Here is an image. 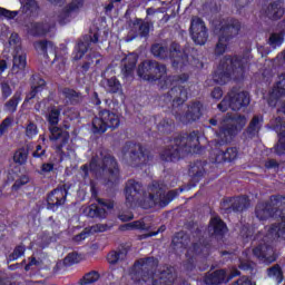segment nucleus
I'll use <instances>...</instances> for the list:
<instances>
[{"mask_svg":"<svg viewBox=\"0 0 285 285\" xmlns=\"http://www.w3.org/2000/svg\"><path fill=\"white\" fill-rule=\"evenodd\" d=\"M263 118L262 117H254L250 125H249V132L250 135H255V132H259V128L262 126Z\"/></svg>","mask_w":285,"mask_h":285,"instance_id":"36","label":"nucleus"},{"mask_svg":"<svg viewBox=\"0 0 285 285\" xmlns=\"http://www.w3.org/2000/svg\"><path fill=\"white\" fill-rule=\"evenodd\" d=\"M139 30H140L141 37H146V35H148V32H150V27L148 26V23H142L140 26Z\"/></svg>","mask_w":285,"mask_h":285,"instance_id":"51","label":"nucleus"},{"mask_svg":"<svg viewBox=\"0 0 285 285\" xmlns=\"http://www.w3.org/2000/svg\"><path fill=\"white\" fill-rule=\"evenodd\" d=\"M128 153H130L131 159H141L144 157V151L141 150V147L139 145H132L128 144L127 145Z\"/></svg>","mask_w":285,"mask_h":285,"instance_id":"31","label":"nucleus"},{"mask_svg":"<svg viewBox=\"0 0 285 285\" xmlns=\"http://www.w3.org/2000/svg\"><path fill=\"white\" fill-rule=\"evenodd\" d=\"M102 170H109L111 177H117L119 175V169L117 168V161L111 156H107L102 160Z\"/></svg>","mask_w":285,"mask_h":285,"instance_id":"19","label":"nucleus"},{"mask_svg":"<svg viewBox=\"0 0 285 285\" xmlns=\"http://www.w3.org/2000/svg\"><path fill=\"white\" fill-rule=\"evenodd\" d=\"M89 170H91V171L97 170V160L96 159L91 160V163L89 165Z\"/></svg>","mask_w":285,"mask_h":285,"instance_id":"60","label":"nucleus"},{"mask_svg":"<svg viewBox=\"0 0 285 285\" xmlns=\"http://www.w3.org/2000/svg\"><path fill=\"white\" fill-rule=\"evenodd\" d=\"M271 206L266 204H259L256 207V217L261 220L268 219L271 217Z\"/></svg>","mask_w":285,"mask_h":285,"instance_id":"24","label":"nucleus"},{"mask_svg":"<svg viewBox=\"0 0 285 285\" xmlns=\"http://www.w3.org/2000/svg\"><path fill=\"white\" fill-rule=\"evenodd\" d=\"M159 284L168 285L173 284V275L170 273H161V276L159 278Z\"/></svg>","mask_w":285,"mask_h":285,"instance_id":"45","label":"nucleus"},{"mask_svg":"<svg viewBox=\"0 0 285 285\" xmlns=\"http://www.w3.org/2000/svg\"><path fill=\"white\" fill-rule=\"evenodd\" d=\"M35 265H37V261L33 258L28 265H26L24 271H30V267Z\"/></svg>","mask_w":285,"mask_h":285,"instance_id":"61","label":"nucleus"},{"mask_svg":"<svg viewBox=\"0 0 285 285\" xmlns=\"http://www.w3.org/2000/svg\"><path fill=\"white\" fill-rule=\"evenodd\" d=\"M239 271L234 269V273L228 274L225 269L216 271L213 275L214 284H222L224 282H230L233 277H237Z\"/></svg>","mask_w":285,"mask_h":285,"instance_id":"14","label":"nucleus"},{"mask_svg":"<svg viewBox=\"0 0 285 285\" xmlns=\"http://www.w3.org/2000/svg\"><path fill=\"white\" fill-rule=\"evenodd\" d=\"M35 48L38 52H52L55 47L52 46V42L39 41L35 43Z\"/></svg>","mask_w":285,"mask_h":285,"instance_id":"32","label":"nucleus"},{"mask_svg":"<svg viewBox=\"0 0 285 285\" xmlns=\"http://www.w3.org/2000/svg\"><path fill=\"white\" fill-rule=\"evenodd\" d=\"M250 104V97L246 91H230L228 96L218 105V110L226 112L228 108L232 110H239L244 106Z\"/></svg>","mask_w":285,"mask_h":285,"instance_id":"6","label":"nucleus"},{"mask_svg":"<svg viewBox=\"0 0 285 285\" xmlns=\"http://www.w3.org/2000/svg\"><path fill=\"white\" fill-rule=\"evenodd\" d=\"M83 6V0H75L68 9L60 16L59 23L63 26L67 21H69L68 17H70V12H75L76 10H79Z\"/></svg>","mask_w":285,"mask_h":285,"instance_id":"18","label":"nucleus"},{"mask_svg":"<svg viewBox=\"0 0 285 285\" xmlns=\"http://www.w3.org/2000/svg\"><path fill=\"white\" fill-rule=\"evenodd\" d=\"M107 261L110 264H117V262H119V254L117 252L109 253L107 256Z\"/></svg>","mask_w":285,"mask_h":285,"instance_id":"50","label":"nucleus"},{"mask_svg":"<svg viewBox=\"0 0 285 285\" xmlns=\"http://www.w3.org/2000/svg\"><path fill=\"white\" fill-rule=\"evenodd\" d=\"M48 33V29L46 28V24L41 23H31V28L29 29V35H32V37H43V35Z\"/></svg>","mask_w":285,"mask_h":285,"instance_id":"25","label":"nucleus"},{"mask_svg":"<svg viewBox=\"0 0 285 285\" xmlns=\"http://www.w3.org/2000/svg\"><path fill=\"white\" fill-rule=\"evenodd\" d=\"M26 135L29 139H33V137H37L39 135V129L37 128V125L29 124L26 128Z\"/></svg>","mask_w":285,"mask_h":285,"instance_id":"40","label":"nucleus"},{"mask_svg":"<svg viewBox=\"0 0 285 285\" xmlns=\"http://www.w3.org/2000/svg\"><path fill=\"white\" fill-rule=\"evenodd\" d=\"M94 43H97L99 41V36L97 33L94 35V38L91 39Z\"/></svg>","mask_w":285,"mask_h":285,"instance_id":"64","label":"nucleus"},{"mask_svg":"<svg viewBox=\"0 0 285 285\" xmlns=\"http://www.w3.org/2000/svg\"><path fill=\"white\" fill-rule=\"evenodd\" d=\"M13 161L16 164H26L28 161V149L21 148L18 149L13 155Z\"/></svg>","mask_w":285,"mask_h":285,"instance_id":"28","label":"nucleus"},{"mask_svg":"<svg viewBox=\"0 0 285 285\" xmlns=\"http://www.w3.org/2000/svg\"><path fill=\"white\" fill-rule=\"evenodd\" d=\"M21 6H23L26 12H37L39 6L35 0H20Z\"/></svg>","mask_w":285,"mask_h":285,"instance_id":"33","label":"nucleus"},{"mask_svg":"<svg viewBox=\"0 0 285 285\" xmlns=\"http://www.w3.org/2000/svg\"><path fill=\"white\" fill-rule=\"evenodd\" d=\"M9 43L11 46H17V43H19V35L12 33L9 38Z\"/></svg>","mask_w":285,"mask_h":285,"instance_id":"55","label":"nucleus"},{"mask_svg":"<svg viewBox=\"0 0 285 285\" xmlns=\"http://www.w3.org/2000/svg\"><path fill=\"white\" fill-rule=\"evenodd\" d=\"M246 126V119L244 117L233 118L228 116L220 122L219 131L217 132L220 144H228L242 128Z\"/></svg>","mask_w":285,"mask_h":285,"instance_id":"5","label":"nucleus"},{"mask_svg":"<svg viewBox=\"0 0 285 285\" xmlns=\"http://www.w3.org/2000/svg\"><path fill=\"white\" fill-rule=\"evenodd\" d=\"M43 86H46V80L39 79L38 86L33 85L31 87V91L27 95V101H30V99H35V97L37 96V92H41V90H43Z\"/></svg>","mask_w":285,"mask_h":285,"instance_id":"29","label":"nucleus"},{"mask_svg":"<svg viewBox=\"0 0 285 285\" xmlns=\"http://www.w3.org/2000/svg\"><path fill=\"white\" fill-rule=\"evenodd\" d=\"M151 52L154 57H159L160 59H164V57H166V48H164L161 45H154L151 47Z\"/></svg>","mask_w":285,"mask_h":285,"instance_id":"38","label":"nucleus"},{"mask_svg":"<svg viewBox=\"0 0 285 285\" xmlns=\"http://www.w3.org/2000/svg\"><path fill=\"white\" fill-rule=\"evenodd\" d=\"M175 146L173 149H167L161 158L165 161H175L179 159L184 153H197V147L199 146V132L194 131L189 136H183L175 140Z\"/></svg>","mask_w":285,"mask_h":285,"instance_id":"4","label":"nucleus"},{"mask_svg":"<svg viewBox=\"0 0 285 285\" xmlns=\"http://www.w3.org/2000/svg\"><path fill=\"white\" fill-rule=\"evenodd\" d=\"M99 279V273L91 272L83 276L81 279V284H95Z\"/></svg>","mask_w":285,"mask_h":285,"instance_id":"37","label":"nucleus"},{"mask_svg":"<svg viewBox=\"0 0 285 285\" xmlns=\"http://www.w3.org/2000/svg\"><path fill=\"white\" fill-rule=\"evenodd\" d=\"M120 219L122 222H130V219H132V215H129L128 217L124 216V215H120Z\"/></svg>","mask_w":285,"mask_h":285,"instance_id":"62","label":"nucleus"},{"mask_svg":"<svg viewBox=\"0 0 285 285\" xmlns=\"http://www.w3.org/2000/svg\"><path fill=\"white\" fill-rule=\"evenodd\" d=\"M2 95L4 97H10V95H12V90H10L8 85H2Z\"/></svg>","mask_w":285,"mask_h":285,"instance_id":"57","label":"nucleus"},{"mask_svg":"<svg viewBox=\"0 0 285 285\" xmlns=\"http://www.w3.org/2000/svg\"><path fill=\"white\" fill-rule=\"evenodd\" d=\"M190 35L193 41L197 46H204V43H206V39H208V35L206 33V24L198 17L191 19Z\"/></svg>","mask_w":285,"mask_h":285,"instance_id":"9","label":"nucleus"},{"mask_svg":"<svg viewBox=\"0 0 285 285\" xmlns=\"http://www.w3.org/2000/svg\"><path fill=\"white\" fill-rule=\"evenodd\" d=\"M53 169H55V165L50 163L43 164L41 167L42 173H52Z\"/></svg>","mask_w":285,"mask_h":285,"instance_id":"53","label":"nucleus"},{"mask_svg":"<svg viewBox=\"0 0 285 285\" xmlns=\"http://www.w3.org/2000/svg\"><path fill=\"white\" fill-rule=\"evenodd\" d=\"M29 181L30 179L28 178V176H23L14 183L13 189L17 190L18 188H21V186H26V184H28Z\"/></svg>","mask_w":285,"mask_h":285,"instance_id":"48","label":"nucleus"},{"mask_svg":"<svg viewBox=\"0 0 285 285\" xmlns=\"http://www.w3.org/2000/svg\"><path fill=\"white\" fill-rule=\"evenodd\" d=\"M0 17H6V19H14V17H17V11H10V10L0 8Z\"/></svg>","mask_w":285,"mask_h":285,"instance_id":"47","label":"nucleus"},{"mask_svg":"<svg viewBox=\"0 0 285 285\" xmlns=\"http://www.w3.org/2000/svg\"><path fill=\"white\" fill-rule=\"evenodd\" d=\"M104 88L108 90V92H119L121 90V83L117 80V78L105 79L101 81Z\"/></svg>","mask_w":285,"mask_h":285,"instance_id":"22","label":"nucleus"},{"mask_svg":"<svg viewBox=\"0 0 285 285\" xmlns=\"http://www.w3.org/2000/svg\"><path fill=\"white\" fill-rule=\"evenodd\" d=\"M239 32V21L232 20L228 24H223L219 28V31L216 29V33L219 35V40L216 46V52L217 55H222L226 51V45H224V36L222 35H230V37L237 35Z\"/></svg>","mask_w":285,"mask_h":285,"instance_id":"8","label":"nucleus"},{"mask_svg":"<svg viewBox=\"0 0 285 285\" xmlns=\"http://www.w3.org/2000/svg\"><path fill=\"white\" fill-rule=\"evenodd\" d=\"M10 126H12V118L8 117L0 125V135H3V132L10 128Z\"/></svg>","mask_w":285,"mask_h":285,"instance_id":"46","label":"nucleus"},{"mask_svg":"<svg viewBox=\"0 0 285 285\" xmlns=\"http://www.w3.org/2000/svg\"><path fill=\"white\" fill-rule=\"evenodd\" d=\"M248 67V61L239 58H225L222 60L217 72L214 75V81L220 86L228 83L230 79L244 75V70Z\"/></svg>","mask_w":285,"mask_h":285,"instance_id":"3","label":"nucleus"},{"mask_svg":"<svg viewBox=\"0 0 285 285\" xmlns=\"http://www.w3.org/2000/svg\"><path fill=\"white\" fill-rule=\"evenodd\" d=\"M19 101H21V99L17 97L11 98L6 105V110L14 112V110H17V106H19Z\"/></svg>","mask_w":285,"mask_h":285,"instance_id":"42","label":"nucleus"},{"mask_svg":"<svg viewBox=\"0 0 285 285\" xmlns=\"http://www.w3.org/2000/svg\"><path fill=\"white\" fill-rule=\"evenodd\" d=\"M135 66H137V55L130 53L125 58L122 75H125V77H130V75H132V71L135 70Z\"/></svg>","mask_w":285,"mask_h":285,"instance_id":"16","label":"nucleus"},{"mask_svg":"<svg viewBox=\"0 0 285 285\" xmlns=\"http://www.w3.org/2000/svg\"><path fill=\"white\" fill-rule=\"evenodd\" d=\"M141 185L135 180H129L126 185L125 195L126 202L129 206H132L135 202H140L142 208H153L157 204V196L155 193H159L157 187H148L147 191L141 194Z\"/></svg>","mask_w":285,"mask_h":285,"instance_id":"2","label":"nucleus"},{"mask_svg":"<svg viewBox=\"0 0 285 285\" xmlns=\"http://www.w3.org/2000/svg\"><path fill=\"white\" fill-rule=\"evenodd\" d=\"M81 262V256H79V254H69L66 258H65V264L67 266H72V264H79Z\"/></svg>","mask_w":285,"mask_h":285,"instance_id":"39","label":"nucleus"},{"mask_svg":"<svg viewBox=\"0 0 285 285\" xmlns=\"http://www.w3.org/2000/svg\"><path fill=\"white\" fill-rule=\"evenodd\" d=\"M65 95L68 99H70V101H75V99H77L78 95L70 89L65 90Z\"/></svg>","mask_w":285,"mask_h":285,"instance_id":"52","label":"nucleus"},{"mask_svg":"<svg viewBox=\"0 0 285 285\" xmlns=\"http://www.w3.org/2000/svg\"><path fill=\"white\" fill-rule=\"evenodd\" d=\"M268 277L275 279L277 284H282L284 277L282 276V268L279 266H274L267 271Z\"/></svg>","mask_w":285,"mask_h":285,"instance_id":"27","label":"nucleus"},{"mask_svg":"<svg viewBox=\"0 0 285 285\" xmlns=\"http://www.w3.org/2000/svg\"><path fill=\"white\" fill-rule=\"evenodd\" d=\"M68 191L65 188H58L51 191L47 198V204L49 210H57L59 206H63L66 204V197Z\"/></svg>","mask_w":285,"mask_h":285,"instance_id":"11","label":"nucleus"},{"mask_svg":"<svg viewBox=\"0 0 285 285\" xmlns=\"http://www.w3.org/2000/svg\"><path fill=\"white\" fill-rule=\"evenodd\" d=\"M209 229L214 232V235H224L226 233V224L219 217H214L209 223Z\"/></svg>","mask_w":285,"mask_h":285,"instance_id":"20","label":"nucleus"},{"mask_svg":"<svg viewBox=\"0 0 285 285\" xmlns=\"http://www.w3.org/2000/svg\"><path fill=\"white\" fill-rule=\"evenodd\" d=\"M248 259H249L248 254L247 253L243 254V258H240L239 268H242L243 271H248V268H253L250 263H248Z\"/></svg>","mask_w":285,"mask_h":285,"instance_id":"44","label":"nucleus"},{"mask_svg":"<svg viewBox=\"0 0 285 285\" xmlns=\"http://www.w3.org/2000/svg\"><path fill=\"white\" fill-rule=\"evenodd\" d=\"M108 128H119V116L108 110L101 111L92 121V132H106Z\"/></svg>","mask_w":285,"mask_h":285,"instance_id":"7","label":"nucleus"},{"mask_svg":"<svg viewBox=\"0 0 285 285\" xmlns=\"http://www.w3.org/2000/svg\"><path fill=\"white\" fill-rule=\"evenodd\" d=\"M266 237L269 239H285V223L269 228Z\"/></svg>","mask_w":285,"mask_h":285,"instance_id":"17","label":"nucleus"},{"mask_svg":"<svg viewBox=\"0 0 285 285\" xmlns=\"http://www.w3.org/2000/svg\"><path fill=\"white\" fill-rule=\"evenodd\" d=\"M285 95V73L278 77V81L272 91V97H282Z\"/></svg>","mask_w":285,"mask_h":285,"instance_id":"23","label":"nucleus"},{"mask_svg":"<svg viewBox=\"0 0 285 285\" xmlns=\"http://www.w3.org/2000/svg\"><path fill=\"white\" fill-rule=\"evenodd\" d=\"M253 255L257 257L259 262H263V264H273V262L277 259V256H275V250H273V247H268L267 245L256 247L253 250Z\"/></svg>","mask_w":285,"mask_h":285,"instance_id":"12","label":"nucleus"},{"mask_svg":"<svg viewBox=\"0 0 285 285\" xmlns=\"http://www.w3.org/2000/svg\"><path fill=\"white\" fill-rule=\"evenodd\" d=\"M48 121L51 124V126H57L59 124V110L52 108L49 116Z\"/></svg>","mask_w":285,"mask_h":285,"instance_id":"41","label":"nucleus"},{"mask_svg":"<svg viewBox=\"0 0 285 285\" xmlns=\"http://www.w3.org/2000/svg\"><path fill=\"white\" fill-rule=\"evenodd\" d=\"M87 50H88V45L86 42H78L73 51L75 61H79V59H81V57L86 55Z\"/></svg>","mask_w":285,"mask_h":285,"instance_id":"30","label":"nucleus"},{"mask_svg":"<svg viewBox=\"0 0 285 285\" xmlns=\"http://www.w3.org/2000/svg\"><path fill=\"white\" fill-rule=\"evenodd\" d=\"M284 16V2L277 1L272 3L267 9V17L274 21Z\"/></svg>","mask_w":285,"mask_h":285,"instance_id":"15","label":"nucleus"},{"mask_svg":"<svg viewBox=\"0 0 285 285\" xmlns=\"http://www.w3.org/2000/svg\"><path fill=\"white\" fill-rule=\"evenodd\" d=\"M128 228H136L138 230H144V228H146V225L144 224V222L141 220H137V222H134L129 225H127Z\"/></svg>","mask_w":285,"mask_h":285,"instance_id":"49","label":"nucleus"},{"mask_svg":"<svg viewBox=\"0 0 285 285\" xmlns=\"http://www.w3.org/2000/svg\"><path fill=\"white\" fill-rule=\"evenodd\" d=\"M115 1H111L107 7H106V11L110 12V10H112V8H115Z\"/></svg>","mask_w":285,"mask_h":285,"instance_id":"63","label":"nucleus"},{"mask_svg":"<svg viewBox=\"0 0 285 285\" xmlns=\"http://www.w3.org/2000/svg\"><path fill=\"white\" fill-rule=\"evenodd\" d=\"M112 202L98 200L97 205H90L83 209V215L87 217H106V210H112Z\"/></svg>","mask_w":285,"mask_h":285,"instance_id":"10","label":"nucleus"},{"mask_svg":"<svg viewBox=\"0 0 285 285\" xmlns=\"http://www.w3.org/2000/svg\"><path fill=\"white\" fill-rule=\"evenodd\" d=\"M23 253H26V247L23 246L16 247L13 253L9 256L10 262H14V259H19V257H21Z\"/></svg>","mask_w":285,"mask_h":285,"instance_id":"43","label":"nucleus"},{"mask_svg":"<svg viewBox=\"0 0 285 285\" xmlns=\"http://www.w3.org/2000/svg\"><path fill=\"white\" fill-rule=\"evenodd\" d=\"M187 120L183 121H195L196 119H199V105H194L189 108V112L186 115Z\"/></svg>","mask_w":285,"mask_h":285,"instance_id":"34","label":"nucleus"},{"mask_svg":"<svg viewBox=\"0 0 285 285\" xmlns=\"http://www.w3.org/2000/svg\"><path fill=\"white\" fill-rule=\"evenodd\" d=\"M89 235V232H82L79 235L75 236V242H83V239H87Z\"/></svg>","mask_w":285,"mask_h":285,"instance_id":"54","label":"nucleus"},{"mask_svg":"<svg viewBox=\"0 0 285 285\" xmlns=\"http://www.w3.org/2000/svg\"><path fill=\"white\" fill-rule=\"evenodd\" d=\"M164 75H166V66L155 61H145L138 68L140 79H145V81H157V79H160V88L163 89L174 86L169 91V97L177 104H184L188 99V92L184 87H179V83L187 81L188 76L184 75L183 78H164Z\"/></svg>","mask_w":285,"mask_h":285,"instance_id":"1","label":"nucleus"},{"mask_svg":"<svg viewBox=\"0 0 285 285\" xmlns=\"http://www.w3.org/2000/svg\"><path fill=\"white\" fill-rule=\"evenodd\" d=\"M50 132V141L53 142L57 150H61L65 144H68V139H70L68 131H63L62 129H59V127H51Z\"/></svg>","mask_w":285,"mask_h":285,"instance_id":"13","label":"nucleus"},{"mask_svg":"<svg viewBox=\"0 0 285 285\" xmlns=\"http://www.w3.org/2000/svg\"><path fill=\"white\" fill-rule=\"evenodd\" d=\"M26 68V55H16L13 57V72H19V70H23Z\"/></svg>","mask_w":285,"mask_h":285,"instance_id":"26","label":"nucleus"},{"mask_svg":"<svg viewBox=\"0 0 285 285\" xmlns=\"http://www.w3.org/2000/svg\"><path fill=\"white\" fill-rule=\"evenodd\" d=\"M7 68L8 63L6 62V60H0V72H4Z\"/></svg>","mask_w":285,"mask_h":285,"instance_id":"59","label":"nucleus"},{"mask_svg":"<svg viewBox=\"0 0 285 285\" xmlns=\"http://www.w3.org/2000/svg\"><path fill=\"white\" fill-rule=\"evenodd\" d=\"M223 95L224 94L222 92V89H219V88L214 89V91L212 92L213 99H222Z\"/></svg>","mask_w":285,"mask_h":285,"instance_id":"56","label":"nucleus"},{"mask_svg":"<svg viewBox=\"0 0 285 285\" xmlns=\"http://www.w3.org/2000/svg\"><path fill=\"white\" fill-rule=\"evenodd\" d=\"M237 148H229L225 153H220L216 157V161L222 164V161H235L237 159Z\"/></svg>","mask_w":285,"mask_h":285,"instance_id":"21","label":"nucleus"},{"mask_svg":"<svg viewBox=\"0 0 285 285\" xmlns=\"http://www.w3.org/2000/svg\"><path fill=\"white\" fill-rule=\"evenodd\" d=\"M282 43H284V33H273L269 38V46H272L273 48H278V46H281Z\"/></svg>","mask_w":285,"mask_h":285,"instance_id":"35","label":"nucleus"},{"mask_svg":"<svg viewBox=\"0 0 285 285\" xmlns=\"http://www.w3.org/2000/svg\"><path fill=\"white\" fill-rule=\"evenodd\" d=\"M46 150L41 148V145H38L36 148V151L33 153V157H42L45 155Z\"/></svg>","mask_w":285,"mask_h":285,"instance_id":"58","label":"nucleus"}]
</instances>
